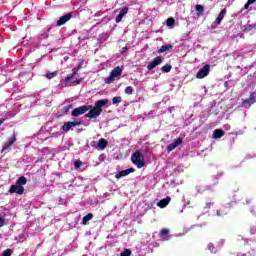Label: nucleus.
Listing matches in <instances>:
<instances>
[{"instance_id":"nucleus-1","label":"nucleus","mask_w":256,"mask_h":256,"mask_svg":"<svg viewBox=\"0 0 256 256\" xmlns=\"http://www.w3.org/2000/svg\"><path fill=\"white\" fill-rule=\"evenodd\" d=\"M108 104L109 99H102L96 101L95 105L92 106L90 110H88L89 112L87 114H85V117H88V119H97V117H99V115L103 113V107Z\"/></svg>"},{"instance_id":"nucleus-2","label":"nucleus","mask_w":256,"mask_h":256,"mask_svg":"<svg viewBox=\"0 0 256 256\" xmlns=\"http://www.w3.org/2000/svg\"><path fill=\"white\" fill-rule=\"evenodd\" d=\"M131 161L138 169L145 167V156L140 151H136L131 156Z\"/></svg>"},{"instance_id":"nucleus-3","label":"nucleus","mask_w":256,"mask_h":256,"mask_svg":"<svg viewBox=\"0 0 256 256\" xmlns=\"http://www.w3.org/2000/svg\"><path fill=\"white\" fill-rule=\"evenodd\" d=\"M123 75V69L121 67L117 66L110 72V75L105 79V83L109 85V83H113L117 77H121Z\"/></svg>"},{"instance_id":"nucleus-4","label":"nucleus","mask_w":256,"mask_h":256,"mask_svg":"<svg viewBox=\"0 0 256 256\" xmlns=\"http://www.w3.org/2000/svg\"><path fill=\"white\" fill-rule=\"evenodd\" d=\"M90 109H93V105H83L72 110L71 115L72 117H79L85 115Z\"/></svg>"},{"instance_id":"nucleus-5","label":"nucleus","mask_w":256,"mask_h":256,"mask_svg":"<svg viewBox=\"0 0 256 256\" xmlns=\"http://www.w3.org/2000/svg\"><path fill=\"white\" fill-rule=\"evenodd\" d=\"M209 71H211V65L206 64L204 67H202L196 74L197 79H205L207 75H209Z\"/></svg>"},{"instance_id":"nucleus-6","label":"nucleus","mask_w":256,"mask_h":256,"mask_svg":"<svg viewBox=\"0 0 256 256\" xmlns=\"http://www.w3.org/2000/svg\"><path fill=\"white\" fill-rule=\"evenodd\" d=\"M255 103V92H251L250 97L242 101V107L249 109Z\"/></svg>"},{"instance_id":"nucleus-7","label":"nucleus","mask_w":256,"mask_h":256,"mask_svg":"<svg viewBox=\"0 0 256 256\" xmlns=\"http://www.w3.org/2000/svg\"><path fill=\"white\" fill-rule=\"evenodd\" d=\"M79 125H81V122L79 121H69L63 124L62 130H64L65 133H69V131H71V128L79 127Z\"/></svg>"},{"instance_id":"nucleus-8","label":"nucleus","mask_w":256,"mask_h":256,"mask_svg":"<svg viewBox=\"0 0 256 256\" xmlns=\"http://www.w3.org/2000/svg\"><path fill=\"white\" fill-rule=\"evenodd\" d=\"M72 18H73L72 13H68L64 16H61L59 20L56 22V27H61L62 25H65V23H67L68 21H71Z\"/></svg>"},{"instance_id":"nucleus-9","label":"nucleus","mask_w":256,"mask_h":256,"mask_svg":"<svg viewBox=\"0 0 256 256\" xmlns=\"http://www.w3.org/2000/svg\"><path fill=\"white\" fill-rule=\"evenodd\" d=\"M161 63H163V57L157 56L156 58L153 59L152 62H150L147 65L148 71H152V69H155V67H157V65H161Z\"/></svg>"},{"instance_id":"nucleus-10","label":"nucleus","mask_w":256,"mask_h":256,"mask_svg":"<svg viewBox=\"0 0 256 256\" xmlns=\"http://www.w3.org/2000/svg\"><path fill=\"white\" fill-rule=\"evenodd\" d=\"M9 193H16L17 195H23V193H25V188L19 184H15L10 187Z\"/></svg>"},{"instance_id":"nucleus-11","label":"nucleus","mask_w":256,"mask_h":256,"mask_svg":"<svg viewBox=\"0 0 256 256\" xmlns=\"http://www.w3.org/2000/svg\"><path fill=\"white\" fill-rule=\"evenodd\" d=\"M135 173V168H129L126 170H122L115 175V179H122V177H127V175Z\"/></svg>"},{"instance_id":"nucleus-12","label":"nucleus","mask_w":256,"mask_h":256,"mask_svg":"<svg viewBox=\"0 0 256 256\" xmlns=\"http://www.w3.org/2000/svg\"><path fill=\"white\" fill-rule=\"evenodd\" d=\"M181 143H183V139L177 138L173 143L167 146L166 151H168V153H171V151L177 149V146L181 145Z\"/></svg>"},{"instance_id":"nucleus-13","label":"nucleus","mask_w":256,"mask_h":256,"mask_svg":"<svg viewBox=\"0 0 256 256\" xmlns=\"http://www.w3.org/2000/svg\"><path fill=\"white\" fill-rule=\"evenodd\" d=\"M127 13H129V8L123 7L115 19L116 23H121V21L123 20L125 15H127Z\"/></svg>"},{"instance_id":"nucleus-14","label":"nucleus","mask_w":256,"mask_h":256,"mask_svg":"<svg viewBox=\"0 0 256 256\" xmlns=\"http://www.w3.org/2000/svg\"><path fill=\"white\" fill-rule=\"evenodd\" d=\"M170 202H171V197H170V196H167L166 198L160 200V201L157 203V206L160 207V209H165V207H167Z\"/></svg>"},{"instance_id":"nucleus-15","label":"nucleus","mask_w":256,"mask_h":256,"mask_svg":"<svg viewBox=\"0 0 256 256\" xmlns=\"http://www.w3.org/2000/svg\"><path fill=\"white\" fill-rule=\"evenodd\" d=\"M225 15H227V9H222L221 12L218 14L217 18H216V23L217 25H221V21H223V19H225Z\"/></svg>"},{"instance_id":"nucleus-16","label":"nucleus","mask_w":256,"mask_h":256,"mask_svg":"<svg viewBox=\"0 0 256 256\" xmlns=\"http://www.w3.org/2000/svg\"><path fill=\"white\" fill-rule=\"evenodd\" d=\"M15 141H17V137H15V135H13V137H11L10 140L4 144V146L2 148V153H3V151H7V149H9V147H11V145H13V143H15Z\"/></svg>"},{"instance_id":"nucleus-17","label":"nucleus","mask_w":256,"mask_h":256,"mask_svg":"<svg viewBox=\"0 0 256 256\" xmlns=\"http://www.w3.org/2000/svg\"><path fill=\"white\" fill-rule=\"evenodd\" d=\"M225 136V132L221 129H216L213 132V139H221V137Z\"/></svg>"},{"instance_id":"nucleus-18","label":"nucleus","mask_w":256,"mask_h":256,"mask_svg":"<svg viewBox=\"0 0 256 256\" xmlns=\"http://www.w3.org/2000/svg\"><path fill=\"white\" fill-rule=\"evenodd\" d=\"M171 49H173V45L166 44L161 46L160 49H158L157 53H166V51H171Z\"/></svg>"},{"instance_id":"nucleus-19","label":"nucleus","mask_w":256,"mask_h":256,"mask_svg":"<svg viewBox=\"0 0 256 256\" xmlns=\"http://www.w3.org/2000/svg\"><path fill=\"white\" fill-rule=\"evenodd\" d=\"M107 145H109V142H107L105 140V138H101L99 141H98V149H106L107 148Z\"/></svg>"},{"instance_id":"nucleus-20","label":"nucleus","mask_w":256,"mask_h":256,"mask_svg":"<svg viewBox=\"0 0 256 256\" xmlns=\"http://www.w3.org/2000/svg\"><path fill=\"white\" fill-rule=\"evenodd\" d=\"M16 185H20L23 187V185H27V178L25 176H21L17 179Z\"/></svg>"},{"instance_id":"nucleus-21","label":"nucleus","mask_w":256,"mask_h":256,"mask_svg":"<svg viewBox=\"0 0 256 256\" xmlns=\"http://www.w3.org/2000/svg\"><path fill=\"white\" fill-rule=\"evenodd\" d=\"M93 219V213H88L86 216L83 217L82 223L83 225H87L88 221H91Z\"/></svg>"},{"instance_id":"nucleus-22","label":"nucleus","mask_w":256,"mask_h":256,"mask_svg":"<svg viewBox=\"0 0 256 256\" xmlns=\"http://www.w3.org/2000/svg\"><path fill=\"white\" fill-rule=\"evenodd\" d=\"M78 72H79V69L74 70L70 76H67L65 78L64 83H69V81H71V79H73V77H75V75H77Z\"/></svg>"},{"instance_id":"nucleus-23","label":"nucleus","mask_w":256,"mask_h":256,"mask_svg":"<svg viewBox=\"0 0 256 256\" xmlns=\"http://www.w3.org/2000/svg\"><path fill=\"white\" fill-rule=\"evenodd\" d=\"M195 10L198 12L197 15H201V13H203L205 11V7L201 4H197L195 6Z\"/></svg>"},{"instance_id":"nucleus-24","label":"nucleus","mask_w":256,"mask_h":256,"mask_svg":"<svg viewBox=\"0 0 256 256\" xmlns=\"http://www.w3.org/2000/svg\"><path fill=\"white\" fill-rule=\"evenodd\" d=\"M167 27H173L175 25V18H168L166 20Z\"/></svg>"},{"instance_id":"nucleus-25","label":"nucleus","mask_w":256,"mask_h":256,"mask_svg":"<svg viewBox=\"0 0 256 256\" xmlns=\"http://www.w3.org/2000/svg\"><path fill=\"white\" fill-rule=\"evenodd\" d=\"M122 101H123V98H121V96H116V97L112 98L113 105H117V103H121Z\"/></svg>"},{"instance_id":"nucleus-26","label":"nucleus","mask_w":256,"mask_h":256,"mask_svg":"<svg viewBox=\"0 0 256 256\" xmlns=\"http://www.w3.org/2000/svg\"><path fill=\"white\" fill-rule=\"evenodd\" d=\"M171 69H172V66L169 65V64H166V65H164V66L162 67L163 73H169V72L171 71Z\"/></svg>"},{"instance_id":"nucleus-27","label":"nucleus","mask_w":256,"mask_h":256,"mask_svg":"<svg viewBox=\"0 0 256 256\" xmlns=\"http://www.w3.org/2000/svg\"><path fill=\"white\" fill-rule=\"evenodd\" d=\"M57 75H58V72H57V71L48 72V73L46 74V77H47V79H53V77H57Z\"/></svg>"},{"instance_id":"nucleus-28","label":"nucleus","mask_w":256,"mask_h":256,"mask_svg":"<svg viewBox=\"0 0 256 256\" xmlns=\"http://www.w3.org/2000/svg\"><path fill=\"white\" fill-rule=\"evenodd\" d=\"M124 93H126V95H133V87L127 86L124 90Z\"/></svg>"},{"instance_id":"nucleus-29","label":"nucleus","mask_w":256,"mask_h":256,"mask_svg":"<svg viewBox=\"0 0 256 256\" xmlns=\"http://www.w3.org/2000/svg\"><path fill=\"white\" fill-rule=\"evenodd\" d=\"M169 233V229L167 228H163L160 233H159V237H165V235H167Z\"/></svg>"},{"instance_id":"nucleus-30","label":"nucleus","mask_w":256,"mask_h":256,"mask_svg":"<svg viewBox=\"0 0 256 256\" xmlns=\"http://www.w3.org/2000/svg\"><path fill=\"white\" fill-rule=\"evenodd\" d=\"M208 249L210 253H217V249H215V246L212 243L208 244Z\"/></svg>"},{"instance_id":"nucleus-31","label":"nucleus","mask_w":256,"mask_h":256,"mask_svg":"<svg viewBox=\"0 0 256 256\" xmlns=\"http://www.w3.org/2000/svg\"><path fill=\"white\" fill-rule=\"evenodd\" d=\"M71 109H73V105H67L63 107V112L64 113H69V111H71Z\"/></svg>"},{"instance_id":"nucleus-32","label":"nucleus","mask_w":256,"mask_h":256,"mask_svg":"<svg viewBox=\"0 0 256 256\" xmlns=\"http://www.w3.org/2000/svg\"><path fill=\"white\" fill-rule=\"evenodd\" d=\"M250 233H251V235H255V233H256V222L251 225Z\"/></svg>"},{"instance_id":"nucleus-33","label":"nucleus","mask_w":256,"mask_h":256,"mask_svg":"<svg viewBox=\"0 0 256 256\" xmlns=\"http://www.w3.org/2000/svg\"><path fill=\"white\" fill-rule=\"evenodd\" d=\"M81 165H83V162H81V160H77L74 163L75 169H79V167H81Z\"/></svg>"},{"instance_id":"nucleus-34","label":"nucleus","mask_w":256,"mask_h":256,"mask_svg":"<svg viewBox=\"0 0 256 256\" xmlns=\"http://www.w3.org/2000/svg\"><path fill=\"white\" fill-rule=\"evenodd\" d=\"M120 256H131V250L126 249L124 252L120 254Z\"/></svg>"},{"instance_id":"nucleus-35","label":"nucleus","mask_w":256,"mask_h":256,"mask_svg":"<svg viewBox=\"0 0 256 256\" xmlns=\"http://www.w3.org/2000/svg\"><path fill=\"white\" fill-rule=\"evenodd\" d=\"M2 256H11V249L4 250V252L2 253Z\"/></svg>"},{"instance_id":"nucleus-36","label":"nucleus","mask_w":256,"mask_h":256,"mask_svg":"<svg viewBox=\"0 0 256 256\" xmlns=\"http://www.w3.org/2000/svg\"><path fill=\"white\" fill-rule=\"evenodd\" d=\"M129 50V48L127 46L123 47L121 50H120V53L123 55V53H127V51Z\"/></svg>"},{"instance_id":"nucleus-37","label":"nucleus","mask_w":256,"mask_h":256,"mask_svg":"<svg viewBox=\"0 0 256 256\" xmlns=\"http://www.w3.org/2000/svg\"><path fill=\"white\" fill-rule=\"evenodd\" d=\"M211 205H213V203H211V202L206 203L205 208H206V209H211Z\"/></svg>"},{"instance_id":"nucleus-38","label":"nucleus","mask_w":256,"mask_h":256,"mask_svg":"<svg viewBox=\"0 0 256 256\" xmlns=\"http://www.w3.org/2000/svg\"><path fill=\"white\" fill-rule=\"evenodd\" d=\"M247 2H248V5H253V3L256 2V0H248Z\"/></svg>"},{"instance_id":"nucleus-39","label":"nucleus","mask_w":256,"mask_h":256,"mask_svg":"<svg viewBox=\"0 0 256 256\" xmlns=\"http://www.w3.org/2000/svg\"><path fill=\"white\" fill-rule=\"evenodd\" d=\"M251 4H249V2H247L245 5H244V9H249V6H250Z\"/></svg>"},{"instance_id":"nucleus-40","label":"nucleus","mask_w":256,"mask_h":256,"mask_svg":"<svg viewBox=\"0 0 256 256\" xmlns=\"http://www.w3.org/2000/svg\"><path fill=\"white\" fill-rule=\"evenodd\" d=\"M82 65H83V62H80V63L78 64V67H77L78 71H79V69H81Z\"/></svg>"},{"instance_id":"nucleus-41","label":"nucleus","mask_w":256,"mask_h":256,"mask_svg":"<svg viewBox=\"0 0 256 256\" xmlns=\"http://www.w3.org/2000/svg\"><path fill=\"white\" fill-rule=\"evenodd\" d=\"M216 213H217L218 217H221V212L220 211H217Z\"/></svg>"},{"instance_id":"nucleus-42","label":"nucleus","mask_w":256,"mask_h":256,"mask_svg":"<svg viewBox=\"0 0 256 256\" xmlns=\"http://www.w3.org/2000/svg\"><path fill=\"white\" fill-rule=\"evenodd\" d=\"M5 120H0V125H3Z\"/></svg>"},{"instance_id":"nucleus-43","label":"nucleus","mask_w":256,"mask_h":256,"mask_svg":"<svg viewBox=\"0 0 256 256\" xmlns=\"http://www.w3.org/2000/svg\"><path fill=\"white\" fill-rule=\"evenodd\" d=\"M77 85H79V80H76Z\"/></svg>"},{"instance_id":"nucleus-44","label":"nucleus","mask_w":256,"mask_h":256,"mask_svg":"<svg viewBox=\"0 0 256 256\" xmlns=\"http://www.w3.org/2000/svg\"><path fill=\"white\" fill-rule=\"evenodd\" d=\"M256 255V253H255V251H253V256H255Z\"/></svg>"},{"instance_id":"nucleus-45","label":"nucleus","mask_w":256,"mask_h":256,"mask_svg":"<svg viewBox=\"0 0 256 256\" xmlns=\"http://www.w3.org/2000/svg\"><path fill=\"white\" fill-rule=\"evenodd\" d=\"M239 256V255H238ZM241 256H245V254H242Z\"/></svg>"}]
</instances>
